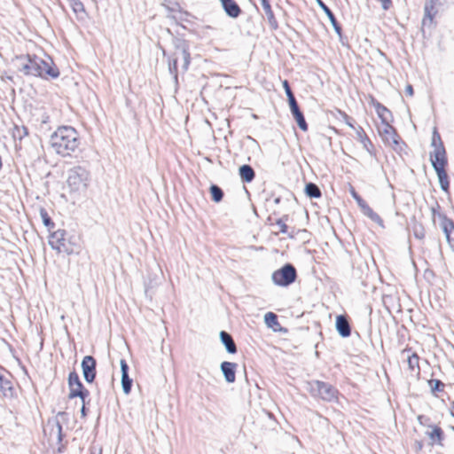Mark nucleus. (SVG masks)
I'll return each mask as SVG.
<instances>
[{"label":"nucleus","mask_w":454,"mask_h":454,"mask_svg":"<svg viewBox=\"0 0 454 454\" xmlns=\"http://www.w3.org/2000/svg\"><path fill=\"white\" fill-rule=\"evenodd\" d=\"M12 64L18 71L26 75L52 79L59 75V71L51 59L44 60L37 56L20 55L12 59Z\"/></svg>","instance_id":"1"},{"label":"nucleus","mask_w":454,"mask_h":454,"mask_svg":"<svg viewBox=\"0 0 454 454\" xmlns=\"http://www.w3.org/2000/svg\"><path fill=\"white\" fill-rule=\"evenodd\" d=\"M50 143L56 153L67 157L78 149L80 138L73 127L62 126L51 136Z\"/></svg>","instance_id":"2"},{"label":"nucleus","mask_w":454,"mask_h":454,"mask_svg":"<svg viewBox=\"0 0 454 454\" xmlns=\"http://www.w3.org/2000/svg\"><path fill=\"white\" fill-rule=\"evenodd\" d=\"M173 59L168 62V70L173 74L174 79L177 82V61L181 58L183 60L182 68L187 71L191 63V55L189 46L185 41L178 40L176 43V51L174 52Z\"/></svg>","instance_id":"3"},{"label":"nucleus","mask_w":454,"mask_h":454,"mask_svg":"<svg viewBox=\"0 0 454 454\" xmlns=\"http://www.w3.org/2000/svg\"><path fill=\"white\" fill-rule=\"evenodd\" d=\"M307 390L313 397H318L325 402L337 399L338 390L327 382L310 380L307 382Z\"/></svg>","instance_id":"4"},{"label":"nucleus","mask_w":454,"mask_h":454,"mask_svg":"<svg viewBox=\"0 0 454 454\" xmlns=\"http://www.w3.org/2000/svg\"><path fill=\"white\" fill-rule=\"evenodd\" d=\"M89 180L90 173L83 167L76 166L67 172V183L73 192L85 191L89 184Z\"/></svg>","instance_id":"5"},{"label":"nucleus","mask_w":454,"mask_h":454,"mask_svg":"<svg viewBox=\"0 0 454 454\" xmlns=\"http://www.w3.org/2000/svg\"><path fill=\"white\" fill-rule=\"evenodd\" d=\"M297 278V271L291 263H286L279 270H275L271 275L273 283L279 286H288L293 284Z\"/></svg>","instance_id":"6"},{"label":"nucleus","mask_w":454,"mask_h":454,"mask_svg":"<svg viewBox=\"0 0 454 454\" xmlns=\"http://www.w3.org/2000/svg\"><path fill=\"white\" fill-rule=\"evenodd\" d=\"M434 171L437 174L441 189L448 192L450 183L445 167L447 166V158H443V152L438 151L435 154V159L430 160Z\"/></svg>","instance_id":"7"},{"label":"nucleus","mask_w":454,"mask_h":454,"mask_svg":"<svg viewBox=\"0 0 454 454\" xmlns=\"http://www.w3.org/2000/svg\"><path fill=\"white\" fill-rule=\"evenodd\" d=\"M443 2L440 0H426L424 5V17L422 20V26L431 27L434 24V19L436 16L438 10L436 5H442Z\"/></svg>","instance_id":"8"},{"label":"nucleus","mask_w":454,"mask_h":454,"mask_svg":"<svg viewBox=\"0 0 454 454\" xmlns=\"http://www.w3.org/2000/svg\"><path fill=\"white\" fill-rule=\"evenodd\" d=\"M82 375L87 383H92L95 380L97 371V361L92 356H85L81 364Z\"/></svg>","instance_id":"9"},{"label":"nucleus","mask_w":454,"mask_h":454,"mask_svg":"<svg viewBox=\"0 0 454 454\" xmlns=\"http://www.w3.org/2000/svg\"><path fill=\"white\" fill-rule=\"evenodd\" d=\"M66 234L65 230H58L50 235L49 245L52 249L57 250L59 253L68 251L66 246Z\"/></svg>","instance_id":"10"},{"label":"nucleus","mask_w":454,"mask_h":454,"mask_svg":"<svg viewBox=\"0 0 454 454\" xmlns=\"http://www.w3.org/2000/svg\"><path fill=\"white\" fill-rule=\"evenodd\" d=\"M356 202L364 215L369 217L372 221L378 223L379 225H383V220L381 217L370 207V206L366 203L365 200L362 199L361 196L356 200Z\"/></svg>","instance_id":"11"},{"label":"nucleus","mask_w":454,"mask_h":454,"mask_svg":"<svg viewBox=\"0 0 454 454\" xmlns=\"http://www.w3.org/2000/svg\"><path fill=\"white\" fill-rule=\"evenodd\" d=\"M65 415H66L65 412L59 411L57 414V417L55 419L48 422V427H51L50 437L51 438L55 437L58 443H60L62 442L63 436H64V434L62 433V426H61L60 422L58 420V418L63 417Z\"/></svg>","instance_id":"12"},{"label":"nucleus","mask_w":454,"mask_h":454,"mask_svg":"<svg viewBox=\"0 0 454 454\" xmlns=\"http://www.w3.org/2000/svg\"><path fill=\"white\" fill-rule=\"evenodd\" d=\"M121 364V387L123 392L128 395L131 391L132 387V379L129 376V365L124 359H121L120 362Z\"/></svg>","instance_id":"13"},{"label":"nucleus","mask_w":454,"mask_h":454,"mask_svg":"<svg viewBox=\"0 0 454 454\" xmlns=\"http://www.w3.org/2000/svg\"><path fill=\"white\" fill-rule=\"evenodd\" d=\"M335 327L341 337L347 338L350 336L351 327L346 316L339 315L336 317Z\"/></svg>","instance_id":"14"},{"label":"nucleus","mask_w":454,"mask_h":454,"mask_svg":"<svg viewBox=\"0 0 454 454\" xmlns=\"http://www.w3.org/2000/svg\"><path fill=\"white\" fill-rule=\"evenodd\" d=\"M403 356H406L408 368L411 372H416V374L419 375L420 373L419 368V356L415 352H411V348H405L402 351Z\"/></svg>","instance_id":"15"},{"label":"nucleus","mask_w":454,"mask_h":454,"mask_svg":"<svg viewBox=\"0 0 454 454\" xmlns=\"http://www.w3.org/2000/svg\"><path fill=\"white\" fill-rule=\"evenodd\" d=\"M431 146L434 147V150L430 153V160L435 159V154L438 151L443 152V158H447L443 143L436 128L433 131Z\"/></svg>","instance_id":"16"},{"label":"nucleus","mask_w":454,"mask_h":454,"mask_svg":"<svg viewBox=\"0 0 454 454\" xmlns=\"http://www.w3.org/2000/svg\"><path fill=\"white\" fill-rule=\"evenodd\" d=\"M225 13L232 19L238 18L241 13V9L234 0H220Z\"/></svg>","instance_id":"17"},{"label":"nucleus","mask_w":454,"mask_h":454,"mask_svg":"<svg viewBox=\"0 0 454 454\" xmlns=\"http://www.w3.org/2000/svg\"><path fill=\"white\" fill-rule=\"evenodd\" d=\"M236 367L237 364L231 362L224 361L221 364V371L228 383H233L235 381Z\"/></svg>","instance_id":"18"},{"label":"nucleus","mask_w":454,"mask_h":454,"mask_svg":"<svg viewBox=\"0 0 454 454\" xmlns=\"http://www.w3.org/2000/svg\"><path fill=\"white\" fill-rule=\"evenodd\" d=\"M11 376L6 377L0 374V392L4 397L12 398L14 395V389Z\"/></svg>","instance_id":"19"},{"label":"nucleus","mask_w":454,"mask_h":454,"mask_svg":"<svg viewBox=\"0 0 454 454\" xmlns=\"http://www.w3.org/2000/svg\"><path fill=\"white\" fill-rule=\"evenodd\" d=\"M262 7L264 11L266 19L271 29L276 30L278 27V23L275 18L269 0H260Z\"/></svg>","instance_id":"20"},{"label":"nucleus","mask_w":454,"mask_h":454,"mask_svg":"<svg viewBox=\"0 0 454 454\" xmlns=\"http://www.w3.org/2000/svg\"><path fill=\"white\" fill-rule=\"evenodd\" d=\"M318 6L324 11V12L326 14V17H328L334 31L340 35H341V27L338 23L334 14L331 11V9L322 1V0H316Z\"/></svg>","instance_id":"21"},{"label":"nucleus","mask_w":454,"mask_h":454,"mask_svg":"<svg viewBox=\"0 0 454 454\" xmlns=\"http://www.w3.org/2000/svg\"><path fill=\"white\" fill-rule=\"evenodd\" d=\"M239 175L241 181L244 183H251L255 177L254 168L248 164H244L239 167Z\"/></svg>","instance_id":"22"},{"label":"nucleus","mask_w":454,"mask_h":454,"mask_svg":"<svg viewBox=\"0 0 454 454\" xmlns=\"http://www.w3.org/2000/svg\"><path fill=\"white\" fill-rule=\"evenodd\" d=\"M220 340L222 343L224 345L226 350L230 354H235L237 352L236 344L231 337V335L224 331L220 333Z\"/></svg>","instance_id":"23"},{"label":"nucleus","mask_w":454,"mask_h":454,"mask_svg":"<svg viewBox=\"0 0 454 454\" xmlns=\"http://www.w3.org/2000/svg\"><path fill=\"white\" fill-rule=\"evenodd\" d=\"M90 392L88 389H86L82 383H78L77 385L74 386L69 389V395L68 397L70 399L75 398V397H82V395H89Z\"/></svg>","instance_id":"24"},{"label":"nucleus","mask_w":454,"mask_h":454,"mask_svg":"<svg viewBox=\"0 0 454 454\" xmlns=\"http://www.w3.org/2000/svg\"><path fill=\"white\" fill-rule=\"evenodd\" d=\"M305 193L308 197L318 199L322 196L319 187L314 183H308L305 185Z\"/></svg>","instance_id":"25"},{"label":"nucleus","mask_w":454,"mask_h":454,"mask_svg":"<svg viewBox=\"0 0 454 454\" xmlns=\"http://www.w3.org/2000/svg\"><path fill=\"white\" fill-rule=\"evenodd\" d=\"M292 114H293L294 118L295 119L298 127L301 130L307 131L308 130V124L306 122V120L304 118V115H303L302 112L301 110H297L295 112H293Z\"/></svg>","instance_id":"26"},{"label":"nucleus","mask_w":454,"mask_h":454,"mask_svg":"<svg viewBox=\"0 0 454 454\" xmlns=\"http://www.w3.org/2000/svg\"><path fill=\"white\" fill-rule=\"evenodd\" d=\"M212 200L215 202H220L223 198V191L222 188L216 184H212L209 188Z\"/></svg>","instance_id":"27"},{"label":"nucleus","mask_w":454,"mask_h":454,"mask_svg":"<svg viewBox=\"0 0 454 454\" xmlns=\"http://www.w3.org/2000/svg\"><path fill=\"white\" fill-rule=\"evenodd\" d=\"M264 322L268 327L274 330L276 326L279 325L278 316L273 312H268L264 315Z\"/></svg>","instance_id":"28"},{"label":"nucleus","mask_w":454,"mask_h":454,"mask_svg":"<svg viewBox=\"0 0 454 454\" xmlns=\"http://www.w3.org/2000/svg\"><path fill=\"white\" fill-rule=\"evenodd\" d=\"M40 216L42 218V221L43 224L49 229V231L54 227V223L52 222L51 218L49 216L47 211L43 207H40L39 210Z\"/></svg>","instance_id":"29"},{"label":"nucleus","mask_w":454,"mask_h":454,"mask_svg":"<svg viewBox=\"0 0 454 454\" xmlns=\"http://www.w3.org/2000/svg\"><path fill=\"white\" fill-rule=\"evenodd\" d=\"M441 227L446 237L447 233H450L454 230V223L446 216H442Z\"/></svg>","instance_id":"30"},{"label":"nucleus","mask_w":454,"mask_h":454,"mask_svg":"<svg viewBox=\"0 0 454 454\" xmlns=\"http://www.w3.org/2000/svg\"><path fill=\"white\" fill-rule=\"evenodd\" d=\"M413 235L418 239H423L425 238V229L420 223H414L412 226Z\"/></svg>","instance_id":"31"},{"label":"nucleus","mask_w":454,"mask_h":454,"mask_svg":"<svg viewBox=\"0 0 454 454\" xmlns=\"http://www.w3.org/2000/svg\"><path fill=\"white\" fill-rule=\"evenodd\" d=\"M28 134V130L26 127L22 126V127H15L14 130H13V137L14 139H20L21 140L23 138V137H26L27 136Z\"/></svg>","instance_id":"32"},{"label":"nucleus","mask_w":454,"mask_h":454,"mask_svg":"<svg viewBox=\"0 0 454 454\" xmlns=\"http://www.w3.org/2000/svg\"><path fill=\"white\" fill-rule=\"evenodd\" d=\"M81 382L78 373L75 371H73L68 375V387L69 389L74 386L77 385Z\"/></svg>","instance_id":"33"},{"label":"nucleus","mask_w":454,"mask_h":454,"mask_svg":"<svg viewBox=\"0 0 454 454\" xmlns=\"http://www.w3.org/2000/svg\"><path fill=\"white\" fill-rule=\"evenodd\" d=\"M429 384L433 392L443 391L444 384L440 380H431Z\"/></svg>","instance_id":"34"},{"label":"nucleus","mask_w":454,"mask_h":454,"mask_svg":"<svg viewBox=\"0 0 454 454\" xmlns=\"http://www.w3.org/2000/svg\"><path fill=\"white\" fill-rule=\"evenodd\" d=\"M377 113L380 116V118L382 120L383 122H387V114H389L390 112L389 110L385 107L384 106H381L380 104L378 105L377 106Z\"/></svg>","instance_id":"35"},{"label":"nucleus","mask_w":454,"mask_h":454,"mask_svg":"<svg viewBox=\"0 0 454 454\" xmlns=\"http://www.w3.org/2000/svg\"><path fill=\"white\" fill-rule=\"evenodd\" d=\"M428 434H429V437L433 441H434V440L441 441L442 438L443 432L440 427H435Z\"/></svg>","instance_id":"36"},{"label":"nucleus","mask_w":454,"mask_h":454,"mask_svg":"<svg viewBox=\"0 0 454 454\" xmlns=\"http://www.w3.org/2000/svg\"><path fill=\"white\" fill-rule=\"evenodd\" d=\"M363 145V147L370 153L372 154V149L373 147L372 145V143L371 142V140L369 139V137L367 136H364L363 138H362V143Z\"/></svg>","instance_id":"37"},{"label":"nucleus","mask_w":454,"mask_h":454,"mask_svg":"<svg viewBox=\"0 0 454 454\" xmlns=\"http://www.w3.org/2000/svg\"><path fill=\"white\" fill-rule=\"evenodd\" d=\"M287 99H288L291 113L300 110L298 103L294 98V95L288 97Z\"/></svg>","instance_id":"38"},{"label":"nucleus","mask_w":454,"mask_h":454,"mask_svg":"<svg viewBox=\"0 0 454 454\" xmlns=\"http://www.w3.org/2000/svg\"><path fill=\"white\" fill-rule=\"evenodd\" d=\"M287 216L282 217L278 220H277L276 224L279 227V231L281 233H286L287 232V225L285 223V219L286 220Z\"/></svg>","instance_id":"39"},{"label":"nucleus","mask_w":454,"mask_h":454,"mask_svg":"<svg viewBox=\"0 0 454 454\" xmlns=\"http://www.w3.org/2000/svg\"><path fill=\"white\" fill-rule=\"evenodd\" d=\"M70 3L75 12H82L84 10L83 4L80 0H70Z\"/></svg>","instance_id":"40"},{"label":"nucleus","mask_w":454,"mask_h":454,"mask_svg":"<svg viewBox=\"0 0 454 454\" xmlns=\"http://www.w3.org/2000/svg\"><path fill=\"white\" fill-rule=\"evenodd\" d=\"M283 87L285 89V91H286V97H291V96H294V93L289 86V83L286 80L283 82Z\"/></svg>","instance_id":"41"},{"label":"nucleus","mask_w":454,"mask_h":454,"mask_svg":"<svg viewBox=\"0 0 454 454\" xmlns=\"http://www.w3.org/2000/svg\"><path fill=\"white\" fill-rule=\"evenodd\" d=\"M446 239L450 247H454V230L450 233H447Z\"/></svg>","instance_id":"42"},{"label":"nucleus","mask_w":454,"mask_h":454,"mask_svg":"<svg viewBox=\"0 0 454 454\" xmlns=\"http://www.w3.org/2000/svg\"><path fill=\"white\" fill-rule=\"evenodd\" d=\"M343 117L345 119L346 124L351 128H354L352 119L350 117H348L346 114H343Z\"/></svg>","instance_id":"43"},{"label":"nucleus","mask_w":454,"mask_h":454,"mask_svg":"<svg viewBox=\"0 0 454 454\" xmlns=\"http://www.w3.org/2000/svg\"><path fill=\"white\" fill-rule=\"evenodd\" d=\"M405 94L411 97L413 96V88L411 84H408L406 87H405Z\"/></svg>","instance_id":"44"},{"label":"nucleus","mask_w":454,"mask_h":454,"mask_svg":"<svg viewBox=\"0 0 454 454\" xmlns=\"http://www.w3.org/2000/svg\"><path fill=\"white\" fill-rule=\"evenodd\" d=\"M349 192L352 198L356 200L360 195L356 192L353 186H350Z\"/></svg>","instance_id":"45"},{"label":"nucleus","mask_w":454,"mask_h":454,"mask_svg":"<svg viewBox=\"0 0 454 454\" xmlns=\"http://www.w3.org/2000/svg\"><path fill=\"white\" fill-rule=\"evenodd\" d=\"M356 134L358 140L362 143L363 137L366 136L365 133L364 132V129L362 128H359L358 130L356 131Z\"/></svg>","instance_id":"46"},{"label":"nucleus","mask_w":454,"mask_h":454,"mask_svg":"<svg viewBox=\"0 0 454 454\" xmlns=\"http://www.w3.org/2000/svg\"><path fill=\"white\" fill-rule=\"evenodd\" d=\"M384 132L388 134V133H394V129L392 126H390L389 124H387L386 125V128L384 129Z\"/></svg>","instance_id":"47"},{"label":"nucleus","mask_w":454,"mask_h":454,"mask_svg":"<svg viewBox=\"0 0 454 454\" xmlns=\"http://www.w3.org/2000/svg\"><path fill=\"white\" fill-rule=\"evenodd\" d=\"M82 417L85 418L87 416V408L86 405L82 404L81 408Z\"/></svg>","instance_id":"48"},{"label":"nucleus","mask_w":454,"mask_h":454,"mask_svg":"<svg viewBox=\"0 0 454 454\" xmlns=\"http://www.w3.org/2000/svg\"><path fill=\"white\" fill-rule=\"evenodd\" d=\"M90 454H102V450H97L96 449H91Z\"/></svg>","instance_id":"49"},{"label":"nucleus","mask_w":454,"mask_h":454,"mask_svg":"<svg viewBox=\"0 0 454 454\" xmlns=\"http://www.w3.org/2000/svg\"><path fill=\"white\" fill-rule=\"evenodd\" d=\"M89 395H82V397H79L81 400H82V404L86 405V398L88 397Z\"/></svg>","instance_id":"50"},{"label":"nucleus","mask_w":454,"mask_h":454,"mask_svg":"<svg viewBox=\"0 0 454 454\" xmlns=\"http://www.w3.org/2000/svg\"><path fill=\"white\" fill-rule=\"evenodd\" d=\"M274 202H275L276 204H278V203L280 202V198H276V199L274 200Z\"/></svg>","instance_id":"51"},{"label":"nucleus","mask_w":454,"mask_h":454,"mask_svg":"<svg viewBox=\"0 0 454 454\" xmlns=\"http://www.w3.org/2000/svg\"><path fill=\"white\" fill-rule=\"evenodd\" d=\"M451 415L454 417V407L451 409Z\"/></svg>","instance_id":"52"},{"label":"nucleus","mask_w":454,"mask_h":454,"mask_svg":"<svg viewBox=\"0 0 454 454\" xmlns=\"http://www.w3.org/2000/svg\"><path fill=\"white\" fill-rule=\"evenodd\" d=\"M432 212H433V215L435 214V209L434 207L432 208Z\"/></svg>","instance_id":"53"}]
</instances>
